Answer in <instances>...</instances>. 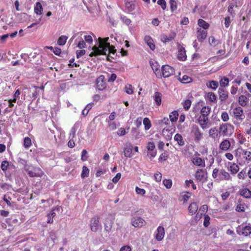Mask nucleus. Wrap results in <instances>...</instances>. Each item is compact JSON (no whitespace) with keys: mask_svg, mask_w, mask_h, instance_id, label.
Listing matches in <instances>:
<instances>
[{"mask_svg":"<svg viewBox=\"0 0 251 251\" xmlns=\"http://www.w3.org/2000/svg\"><path fill=\"white\" fill-rule=\"evenodd\" d=\"M207 98L208 100L211 102H214L216 100L217 97L214 93L209 92L207 93Z\"/></svg>","mask_w":251,"mask_h":251,"instance_id":"47","label":"nucleus"},{"mask_svg":"<svg viewBox=\"0 0 251 251\" xmlns=\"http://www.w3.org/2000/svg\"><path fill=\"white\" fill-rule=\"evenodd\" d=\"M240 150L244 158L248 162L251 161V151L243 149H241Z\"/></svg>","mask_w":251,"mask_h":251,"instance_id":"26","label":"nucleus"},{"mask_svg":"<svg viewBox=\"0 0 251 251\" xmlns=\"http://www.w3.org/2000/svg\"><path fill=\"white\" fill-rule=\"evenodd\" d=\"M232 1L233 2L229 5L227 8V11L228 13H229L231 16L234 17L235 15V12L233 8L234 7H237V5L236 0H232Z\"/></svg>","mask_w":251,"mask_h":251,"instance_id":"28","label":"nucleus"},{"mask_svg":"<svg viewBox=\"0 0 251 251\" xmlns=\"http://www.w3.org/2000/svg\"><path fill=\"white\" fill-rule=\"evenodd\" d=\"M97 88L100 91H102L106 88V83L103 75L99 76L96 80Z\"/></svg>","mask_w":251,"mask_h":251,"instance_id":"11","label":"nucleus"},{"mask_svg":"<svg viewBox=\"0 0 251 251\" xmlns=\"http://www.w3.org/2000/svg\"><path fill=\"white\" fill-rule=\"evenodd\" d=\"M165 235V229L162 226H159L156 230V233L155 236V239L158 241H161L163 240Z\"/></svg>","mask_w":251,"mask_h":251,"instance_id":"19","label":"nucleus"},{"mask_svg":"<svg viewBox=\"0 0 251 251\" xmlns=\"http://www.w3.org/2000/svg\"><path fill=\"white\" fill-rule=\"evenodd\" d=\"M143 120H142V118L140 117H138L136 120L135 121V125L137 127H140L142 125V122Z\"/></svg>","mask_w":251,"mask_h":251,"instance_id":"61","label":"nucleus"},{"mask_svg":"<svg viewBox=\"0 0 251 251\" xmlns=\"http://www.w3.org/2000/svg\"><path fill=\"white\" fill-rule=\"evenodd\" d=\"M32 145L31 139L28 137H25L24 139V147L25 149H29Z\"/></svg>","mask_w":251,"mask_h":251,"instance_id":"36","label":"nucleus"},{"mask_svg":"<svg viewBox=\"0 0 251 251\" xmlns=\"http://www.w3.org/2000/svg\"><path fill=\"white\" fill-rule=\"evenodd\" d=\"M229 116L226 112H224L221 115V119L225 122H227L229 120Z\"/></svg>","mask_w":251,"mask_h":251,"instance_id":"56","label":"nucleus"},{"mask_svg":"<svg viewBox=\"0 0 251 251\" xmlns=\"http://www.w3.org/2000/svg\"><path fill=\"white\" fill-rule=\"evenodd\" d=\"M176 33L173 32H171L168 36L166 35H163L162 37V40L165 43L169 42L174 39V38L176 37Z\"/></svg>","mask_w":251,"mask_h":251,"instance_id":"27","label":"nucleus"},{"mask_svg":"<svg viewBox=\"0 0 251 251\" xmlns=\"http://www.w3.org/2000/svg\"><path fill=\"white\" fill-rule=\"evenodd\" d=\"M178 54L177 58L180 61H185L187 58L186 51L184 47L181 46L180 44L178 45Z\"/></svg>","mask_w":251,"mask_h":251,"instance_id":"15","label":"nucleus"},{"mask_svg":"<svg viewBox=\"0 0 251 251\" xmlns=\"http://www.w3.org/2000/svg\"><path fill=\"white\" fill-rule=\"evenodd\" d=\"M41 174H39V173H36L35 172H34L33 171H28V175L30 177H39L41 176L43 174V173L42 171H41Z\"/></svg>","mask_w":251,"mask_h":251,"instance_id":"49","label":"nucleus"},{"mask_svg":"<svg viewBox=\"0 0 251 251\" xmlns=\"http://www.w3.org/2000/svg\"><path fill=\"white\" fill-rule=\"evenodd\" d=\"M219 176L220 178V180L232 181V177L230 176V174L224 169H222L220 170L219 174Z\"/></svg>","mask_w":251,"mask_h":251,"instance_id":"17","label":"nucleus"},{"mask_svg":"<svg viewBox=\"0 0 251 251\" xmlns=\"http://www.w3.org/2000/svg\"><path fill=\"white\" fill-rule=\"evenodd\" d=\"M236 232L239 235L248 236L251 234V226L249 224L244 226L242 224L236 228Z\"/></svg>","mask_w":251,"mask_h":251,"instance_id":"7","label":"nucleus"},{"mask_svg":"<svg viewBox=\"0 0 251 251\" xmlns=\"http://www.w3.org/2000/svg\"><path fill=\"white\" fill-rule=\"evenodd\" d=\"M229 171L231 174L235 175L239 172V167L235 163H230Z\"/></svg>","mask_w":251,"mask_h":251,"instance_id":"29","label":"nucleus"},{"mask_svg":"<svg viewBox=\"0 0 251 251\" xmlns=\"http://www.w3.org/2000/svg\"><path fill=\"white\" fill-rule=\"evenodd\" d=\"M135 192L137 194L142 196H144L146 193V190L144 189L140 188L138 186L135 187Z\"/></svg>","mask_w":251,"mask_h":251,"instance_id":"54","label":"nucleus"},{"mask_svg":"<svg viewBox=\"0 0 251 251\" xmlns=\"http://www.w3.org/2000/svg\"><path fill=\"white\" fill-rule=\"evenodd\" d=\"M211 108L208 106H204L201 110V115L198 118V123L202 129H205L208 127V115L210 113Z\"/></svg>","mask_w":251,"mask_h":251,"instance_id":"2","label":"nucleus"},{"mask_svg":"<svg viewBox=\"0 0 251 251\" xmlns=\"http://www.w3.org/2000/svg\"><path fill=\"white\" fill-rule=\"evenodd\" d=\"M126 92L129 95H131L133 93V89L132 86L131 84H127L125 87Z\"/></svg>","mask_w":251,"mask_h":251,"instance_id":"46","label":"nucleus"},{"mask_svg":"<svg viewBox=\"0 0 251 251\" xmlns=\"http://www.w3.org/2000/svg\"><path fill=\"white\" fill-rule=\"evenodd\" d=\"M163 183L167 189H170L172 186V181L170 179H164Z\"/></svg>","mask_w":251,"mask_h":251,"instance_id":"44","label":"nucleus"},{"mask_svg":"<svg viewBox=\"0 0 251 251\" xmlns=\"http://www.w3.org/2000/svg\"><path fill=\"white\" fill-rule=\"evenodd\" d=\"M34 12L37 15H41L43 13V8L41 3L40 2H37L34 7Z\"/></svg>","mask_w":251,"mask_h":251,"instance_id":"31","label":"nucleus"},{"mask_svg":"<svg viewBox=\"0 0 251 251\" xmlns=\"http://www.w3.org/2000/svg\"><path fill=\"white\" fill-rule=\"evenodd\" d=\"M220 171V170H219L218 168H215L213 169L212 173V176L214 179H217Z\"/></svg>","mask_w":251,"mask_h":251,"instance_id":"55","label":"nucleus"},{"mask_svg":"<svg viewBox=\"0 0 251 251\" xmlns=\"http://www.w3.org/2000/svg\"><path fill=\"white\" fill-rule=\"evenodd\" d=\"M229 79L228 78L224 76L220 80V85L222 87H225L228 85Z\"/></svg>","mask_w":251,"mask_h":251,"instance_id":"40","label":"nucleus"},{"mask_svg":"<svg viewBox=\"0 0 251 251\" xmlns=\"http://www.w3.org/2000/svg\"><path fill=\"white\" fill-rule=\"evenodd\" d=\"M144 128L146 130H149L151 126V120L149 118H145L143 121Z\"/></svg>","mask_w":251,"mask_h":251,"instance_id":"35","label":"nucleus"},{"mask_svg":"<svg viewBox=\"0 0 251 251\" xmlns=\"http://www.w3.org/2000/svg\"><path fill=\"white\" fill-rule=\"evenodd\" d=\"M157 4L161 6L163 10H165L167 7V3L165 0H158Z\"/></svg>","mask_w":251,"mask_h":251,"instance_id":"57","label":"nucleus"},{"mask_svg":"<svg viewBox=\"0 0 251 251\" xmlns=\"http://www.w3.org/2000/svg\"><path fill=\"white\" fill-rule=\"evenodd\" d=\"M191 103H192V102L190 100H188V99L185 100L182 102V105H183L184 109L186 110H188L190 108V107L191 105Z\"/></svg>","mask_w":251,"mask_h":251,"instance_id":"43","label":"nucleus"},{"mask_svg":"<svg viewBox=\"0 0 251 251\" xmlns=\"http://www.w3.org/2000/svg\"><path fill=\"white\" fill-rule=\"evenodd\" d=\"M200 154L196 152L192 158V162L195 166L204 168L205 167V162L204 159L200 157Z\"/></svg>","mask_w":251,"mask_h":251,"instance_id":"10","label":"nucleus"},{"mask_svg":"<svg viewBox=\"0 0 251 251\" xmlns=\"http://www.w3.org/2000/svg\"><path fill=\"white\" fill-rule=\"evenodd\" d=\"M89 174V169L85 166H83L82 167V171L81 175L82 178L88 176Z\"/></svg>","mask_w":251,"mask_h":251,"instance_id":"41","label":"nucleus"},{"mask_svg":"<svg viewBox=\"0 0 251 251\" xmlns=\"http://www.w3.org/2000/svg\"><path fill=\"white\" fill-rule=\"evenodd\" d=\"M154 176L156 181L160 182L161 180L162 175L160 172H157V173H155Z\"/></svg>","mask_w":251,"mask_h":251,"instance_id":"60","label":"nucleus"},{"mask_svg":"<svg viewBox=\"0 0 251 251\" xmlns=\"http://www.w3.org/2000/svg\"><path fill=\"white\" fill-rule=\"evenodd\" d=\"M234 131V126L230 124L225 123L220 125L219 132L223 136H230Z\"/></svg>","mask_w":251,"mask_h":251,"instance_id":"4","label":"nucleus"},{"mask_svg":"<svg viewBox=\"0 0 251 251\" xmlns=\"http://www.w3.org/2000/svg\"><path fill=\"white\" fill-rule=\"evenodd\" d=\"M247 176V172L245 169L242 170L237 175V177L239 179H244Z\"/></svg>","mask_w":251,"mask_h":251,"instance_id":"45","label":"nucleus"},{"mask_svg":"<svg viewBox=\"0 0 251 251\" xmlns=\"http://www.w3.org/2000/svg\"><path fill=\"white\" fill-rule=\"evenodd\" d=\"M198 25L204 30L208 29L209 27V24L201 19L198 20Z\"/></svg>","mask_w":251,"mask_h":251,"instance_id":"33","label":"nucleus"},{"mask_svg":"<svg viewBox=\"0 0 251 251\" xmlns=\"http://www.w3.org/2000/svg\"><path fill=\"white\" fill-rule=\"evenodd\" d=\"M108 82H114L117 78V75L115 74H111L110 75H108Z\"/></svg>","mask_w":251,"mask_h":251,"instance_id":"58","label":"nucleus"},{"mask_svg":"<svg viewBox=\"0 0 251 251\" xmlns=\"http://www.w3.org/2000/svg\"><path fill=\"white\" fill-rule=\"evenodd\" d=\"M231 146V143L227 139H224L219 145V149L223 151H228Z\"/></svg>","mask_w":251,"mask_h":251,"instance_id":"20","label":"nucleus"},{"mask_svg":"<svg viewBox=\"0 0 251 251\" xmlns=\"http://www.w3.org/2000/svg\"><path fill=\"white\" fill-rule=\"evenodd\" d=\"M100 217L98 216H95L91 219L90 227L92 231L96 232L99 230V228L100 227Z\"/></svg>","mask_w":251,"mask_h":251,"instance_id":"9","label":"nucleus"},{"mask_svg":"<svg viewBox=\"0 0 251 251\" xmlns=\"http://www.w3.org/2000/svg\"><path fill=\"white\" fill-rule=\"evenodd\" d=\"M207 32L204 29L200 28L197 31V39L199 42H202L207 37Z\"/></svg>","mask_w":251,"mask_h":251,"instance_id":"22","label":"nucleus"},{"mask_svg":"<svg viewBox=\"0 0 251 251\" xmlns=\"http://www.w3.org/2000/svg\"><path fill=\"white\" fill-rule=\"evenodd\" d=\"M218 83L216 81L211 80L209 82V87L213 90H216L218 87Z\"/></svg>","mask_w":251,"mask_h":251,"instance_id":"52","label":"nucleus"},{"mask_svg":"<svg viewBox=\"0 0 251 251\" xmlns=\"http://www.w3.org/2000/svg\"><path fill=\"white\" fill-rule=\"evenodd\" d=\"M174 139L175 141H176L177 142V144L180 146H183L184 145V142L183 140L182 136L178 133L176 134L175 135Z\"/></svg>","mask_w":251,"mask_h":251,"instance_id":"34","label":"nucleus"},{"mask_svg":"<svg viewBox=\"0 0 251 251\" xmlns=\"http://www.w3.org/2000/svg\"><path fill=\"white\" fill-rule=\"evenodd\" d=\"M180 81L183 83H188L192 81V78L188 75H185L182 76V78H180Z\"/></svg>","mask_w":251,"mask_h":251,"instance_id":"50","label":"nucleus"},{"mask_svg":"<svg viewBox=\"0 0 251 251\" xmlns=\"http://www.w3.org/2000/svg\"><path fill=\"white\" fill-rule=\"evenodd\" d=\"M198 209V205L196 202L191 203L188 207L189 213L190 215H193L196 213Z\"/></svg>","mask_w":251,"mask_h":251,"instance_id":"24","label":"nucleus"},{"mask_svg":"<svg viewBox=\"0 0 251 251\" xmlns=\"http://www.w3.org/2000/svg\"><path fill=\"white\" fill-rule=\"evenodd\" d=\"M178 113L177 111H173L169 115L170 121L172 122H175L178 119Z\"/></svg>","mask_w":251,"mask_h":251,"instance_id":"37","label":"nucleus"},{"mask_svg":"<svg viewBox=\"0 0 251 251\" xmlns=\"http://www.w3.org/2000/svg\"><path fill=\"white\" fill-rule=\"evenodd\" d=\"M108 40V37L103 39L99 37L98 39L99 47L94 46L92 48L93 51L89 54L90 56L92 57L98 55H106L107 52H108V55L106 56L107 60L111 61L110 57L112 58H114V57L111 56L110 54H112L114 55L116 52V50L115 49L114 47L110 46V43L107 42Z\"/></svg>","mask_w":251,"mask_h":251,"instance_id":"1","label":"nucleus"},{"mask_svg":"<svg viewBox=\"0 0 251 251\" xmlns=\"http://www.w3.org/2000/svg\"><path fill=\"white\" fill-rule=\"evenodd\" d=\"M9 162L7 161H3L1 164V169L2 171H5L7 170L8 167L9 166Z\"/></svg>","mask_w":251,"mask_h":251,"instance_id":"53","label":"nucleus"},{"mask_svg":"<svg viewBox=\"0 0 251 251\" xmlns=\"http://www.w3.org/2000/svg\"><path fill=\"white\" fill-rule=\"evenodd\" d=\"M126 132L123 127L120 128L117 131V134L119 136H123L126 134Z\"/></svg>","mask_w":251,"mask_h":251,"instance_id":"64","label":"nucleus"},{"mask_svg":"<svg viewBox=\"0 0 251 251\" xmlns=\"http://www.w3.org/2000/svg\"><path fill=\"white\" fill-rule=\"evenodd\" d=\"M175 74V69L169 65H163L162 67V75L164 77H168Z\"/></svg>","mask_w":251,"mask_h":251,"instance_id":"13","label":"nucleus"},{"mask_svg":"<svg viewBox=\"0 0 251 251\" xmlns=\"http://www.w3.org/2000/svg\"><path fill=\"white\" fill-rule=\"evenodd\" d=\"M210 218L208 215L205 214L204 215V221H203V226L207 227L210 225Z\"/></svg>","mask_w":251,"mask_h":251,"instance_id":"48","label":"nucleus"},{"mask_svg":"<svg viewBox=\"0 0 251 251\" xmlns=\"http://www.w3.org/2000/svg\"><path fill=\"white\" fill-rule=\"evenodd\" d=\"M67 39V36L61 35L59 37L57 40V44L60 46H63L66 44Z\"/></svg>","mask_w":251,"mask_h":251,"instance_id":"39","label":"nucleus"},{"mask_svg":"<svg viewBox=\"0 0 251 251\" xmlns=\"http://www.w3.org/2000/svg\"><path fill=\"white\" fill-rule=\"evenodd\" d=\"M114 218L113 216L109 214L105 219L104 222V232L106 234L105 237L108 236V234L112 230L113 225Z\"/></svg>","mask_w":251,"mask_h":251,"instance_id":"6","label":"nucleus"},{"mask_svg":"<svg viewBox=\"0 0 251 251\" xmlns=\"http://www.w3.org/2000/svg\"><path fill=\"white\" fill-rule=\"evenodd\" d=\"M209 44L214 47H217L221 44V41L220 40H216L213 36H210L209 37Z\"/></svg>","mask_w":251,"mask_h":251,"instance_id":"32","label":"nucleus"},{"mask_svg":"<svg viewBox=\"0 0 251 251\" xmlns=\"http://www.w3.org/2000/svg\"><path fill=\"white\" fill-rule=\"evenodd\" d=\"M232 113L233 124L236 126H240L245 118L243 108L240 106H237L233 109Z\"/></svg>","mask_w":251,"mask_h":251,"instance_id":"3","label":"nucleus"},{"mask_svg":"<svg viewBox=\"0 0 251 251\" xmlns=\"http://www.w3.org/2000/svg\"><path fill=\"white\" fill-rule=\"evenodd\" d=\"M208 133L209 136L213 139H217L219 135L218 130L215 127L210 128L209 130Z\"/></svg>","mask_w":251,"mask_h":251,"instance_id":"30","label":"nucleus"},{"mask_svg":"<svg viewBox=\"0 0 251 251\" xmlns=\"http://www.w3.org/2000/svg\"><path fill=\"white\" fill-rule=\"evenodd\" d=\"M191 134L196 143H199L203 138V133L196 125L193 126Z\"/></svg>","mask_w":251,"mask_h":251,"instance_id":"8","label":"nucleus"},{"mask_svg":"<svg viewBox=\"0 0 251 251\" xmlns=\"http://www.w3.org/2000/svg\"><path fill=\"white\" fill-rule=\"evenodd\" d=\"M88 158V152L86 150H83L81 152V159L82 161H85L87 160Z\"/></svg>","mask_w":251,"mask_h":251,"instance_id":"51","label":"nucleus"},{"mask_svg":"<svg viewBox=\"0 0 251 251\" xmlns=\"http://www.w3.org/2000/svg\"><path fill=\"white\" fill-rule=\"evenodd\" d=\"M155 149V145L153 142H150L147 145V149L149 151H153Z\"/></svg>","mask_w":251,"mask_h":251,"instance_id":"63","label":"nucleus"},{"mask_svg":"<svg viewBox=\"0 0 251 251\" xmlns=\"http://www.w3.org/2000/svg\"><path fill=\"white\" fill-rule=\"evenodd\" d=\"M247 207V206L246 205L244 200L241 198L238 199L235 207V210L237 212H245Z\"/></svg>","mask_w":251,"mask_h":251,"instance_id":"16","label":"nucleus"},{"mask_svg":"<svg viewBox=\"0 0 251 251\" xmlns=\"http://www.w3.org/2000/svg\"><path fill=\"white\" fill-rule=\"evenodd\" d=\"M194 176L197 182H200L201 183H204L207 178V172L206 170L205 169H198L194 175Z\"/></svg>","mask_w":251,"mask_h":251,"instance_id":"5","label":"nucleus"},{"mask_svg":"<svg viewBox=\"0 0 251 251\" xmlns=\"http://www.w3.org/2000/svg\"><path fill=\"white\" fill-rule=\"evenodd\" d=\"M251 95L249 93H248L247 95H241L238 98V103L242 107H245L248 104L250 99L249 98L251 97Z\"/></svg>","mask_w":251,"mask_h":251,"instance_id":"14","label":"nucleus"},{"mask_svg":"<svg viewBox=\"0 0 251 251\" xmlns=\"http://www.w3.org/2000/svg\"><path fill=\"white\" fill-rule=\"evenodd\" d=\"M144 40L151 50H155V45L153 39L150 36L146 35L145 37Z\"/></svg>","mask_w":251,"mask_h":251,"instance_id":"23","label":"nucleus"},{"mask_svg":"<svg viewBox=\"0 0 251 251\" xmlns=\"http://www.w3.org/2000/svg\"><path fill=\"white\" fill-rule=\"evenodd\" d=\"M169 4L170 5V9L171 11L172 12H175L177 8V2L175 0H169Z\"/></svg>","mask_w":251,"mask_h":251,"instance_id":"38","label":"nucleus"},{"mask_svg":"<svg viewBox=\"0 0 251 251\" xmlns=\"http://www.w3.org/2000/svg\"><path fill=\"white\" fill-rule=\"evenodd\" d=\"M219 99L221 101H224L226 100L228 97V92L223 89H220L219 90Z\"/></svg>","mask_w":251,"mask_h":251,"instance_id":"25","label":"nucleus"},{"mask_svg":"<svg viewBox=\"0 0 251 251\" xmlns=\"http://www.w3.org/2000/svg\"><path fill=\"white\" fill-rule=\"evenodd\" d=\"M168 158V154L166 152H164L161 153L159 157V161H165Z\"/></svg>","mask_w":251,"mask_h":251,"instance_id":"62","label":"nucleus"},{"mask_svg":"<svg viewBox=\"0 0 251 251\" xmlns=\"http://www.w3.org/2000/svg\"><path fill=\"white\" fill-rule=\"evenodd\" d=\"M132 147L125 148L124 150V155L126 157H131L132 156Z\"/></svg>","mask_w":251,"mask_h":251,"instance_id":"42","label":"nucleus"},{"mask_svg":"<svg viewBox=\"0 0 251 251\" xmlns=\"http://www.w3.org/2000/svg\"><path fill=\"white\" fill-rule=\"evenodd\" d=\"M125 5L129 11H132L134 9V5L132 4L130 2H126Z\"/></svg>","mask_w":251,"mask_h":251,"instance_id":"59","label":"nucleus"},{"mask_svg":"<svg viewBox=\"0 0 251 251\" xmlns=\"http://www.w3.org/2000/svg\"><path fill=\"white\" fill-rule=\"evenodd\" d=\"M239 193L241 196L246 199H251V191L247 187L240 189Z\"/></svg>","mask_w":251,"mask_h":251,"instance_id":"21","label":"nucleus"},{"mask_svg":"<svg viewBox=\"0 0 251 251\" xmlns=\"http://www.w3.org/2000/svg\"><path fill=\"white\" fill-rule=\"evenodd\" d=\"M131 223L135 227H141L146 225V222L141 217L135 216L131 219Z\"/></svg>","mask_w":251,"mask_h":251,"instance_id":"12","label":"nucleus"},{"mask_svg":"<svg viewBox=\"0 0 251 251\" xmlns=\"http://www.w3.org/2000/svg\"><path fill=\"white\" fill-rule=\"evenodd\" d=\"M162 94L159 92H155L152 97L156 106L159 107L162 103Z\"/></svg>","mask_w":251,"mask_h":251,"instance_id":"18","label":"nucleus"}]
</instances>
